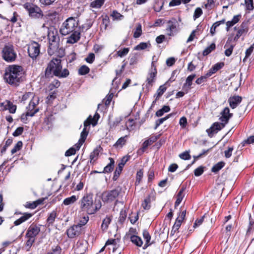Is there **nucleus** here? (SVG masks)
I'll use <instances>...</instances> for the list:
<instances>
[{"instance_id": "f257e3e1", "label": "nucleus", "mask_w": 254, "mask_h": 254, "mask_svg": "<svg viewBox=\"0 0 254 254\" xmlns=\"http://www.w3.org/2000/svg\"><path fill=\"white\" fill-rule=\"evenodd\" d=\"M61 60L60 58L53 59L48 64L45 70L46 77H52L53 75L60 78H64L69 75L67 69H62Z\"/></svg>"}, {"instance_id": "f03ea898", "label": "nucleus", "mask_w": 254, "mask_h": 254, "mask_svg": "<svg viewBox=\"0 0 254 254\" xmlns=\"http://www.w3.org/2000/svg\"><path fill=\"white\" fill-rule=\"evenodd\" d=\"M23 75L24 72L21 66L12 65L6 69L4 73V79L10 84L16 85L20 82Z\"/></svg>"}, {"instance_id": "7ed1b4c3", "label": "nucleus", "mask_w": 254, "mask_h": 254, "mask_svg": "<svg viewBox=\"0 0 254 254\" xmlns=\"http://www.w3.org/2000/svg\"><path fill=\"white\" fill-rule=\"evenodd\" d=\"M79 204L82 211L89 214H94L101 207V205L97 206L93 203V197L90 195L84 196L80 200Z\"/></svg>"}, {"instance_id": "20e7f679", "label": "nucleus", "mask_w": 254, "mask_h": 254, "mask_svg": "<svg viewBox=\"0 0 254 254\" xmlns=\"http://www.w3.org/2000/svg\"><path fill=\"white\" fill-rule=\"evenodd\" d=\"M78 26V21L73 17H70L62 24L60 32L63 35L65 36L74 32Z\"/></svg>"}, {"instance_id": "39448f33", "label": "nucleus", "mask_w": 254, "mask_h": 254, "mask_svg": "<svg viewBox=\"0 0 254 254\" xmlns=\"http://www.w3.org/2000/svg\"><path fill=\"white\" fill-rule=\"evenodd\" d=\"M48 38L49 40V49L55 51L58 49L59 45L60 37L58 30L51 27L48 29Z\"/></svg>"}, {"instance_id": "423d86ee", "label": "nucleus", "mask_w": 254, "mask_h": 254, "mask_svg": "<svg viewBox=\"0 0 254 254\" xmlns=\"http://www.w3.org/2000/svg\"><path fill=\"white\" fill-rule=\"evenodd\" d=\"M99 115L98 113H96L94 115V117L92 118L91 116H90L84 122V128L82 131L80 135V140L81 141H85V140L88 134V131L86 130V128L87 127H89L90 125H92L93 126H95L97 123L98 120L99 119Z\"/></svg>"}, {"instance_id": "0eeeda50", "label": "nucleus", "mask_w": 254, "mask_h": 254, "mask_svg": "<svg viewBox=\"0 0 254 254\" xmlns=\"http://www.w3.org/2000/svg\"><path fill=\"white\" fill-rule=\"evenodd\" d=\"M17 55L11 45H5L2 50V57L7 62H12L16 58Z\"/></svg>"}, {"instance_id": "6e6552de", "label": "nucleus", "mask_w": 254, "mask_h": 254, "mask_svg": "<svg viewBox=\"0 0 254 254\" xmlns=\"http://www.w3.org/2000/svg\"><path fill=\"white\" fill-rule=\"evenodd\" d=\"M23 6L28 12L29 15L31 18L37 19L42 17L43 12L39 6L28 2L25 3Z\"/></svg>"}, {"instance_id": "1a4fd4ad", "label": "nucleus", "mask_w": 254, "mask_h": 254, "mask_svg": "<svg viewBox=\"0 0 254 254\" xmlns=\"http://www.w3.org/2000/svg\"><path fill=\"white\" fill-rule=\"evenodd\" d=\"M121 192V189L117 188L114 190L104 192L102 194V200L103 202L110 203L116 200V198Z\"/></svg>"}, {"instance_id": "9d476101", "label": "nucleus", "mask_w": 254, "mask_h": 254, "mask_svg": "<svg viewBox=\"0 0 254 254\" xmlns=\"http://www.w3.org/2000/svg\"><path fill=\"white\" fill-rule=\"evenodd\" d=\"M39 98L38 96L34 95L31 99L28 106L26 107L27 111L25 114L26 117H33L39 111V109L36 108V106L39 104Z\"/></svg>"}, {"instance_id": "9b49d317", "label": "nucleus", "mask_w": 254, "mask_h": 254, "mask_svg": "<svg viewBox=\"0 0 254 254\" xmlns=\"http://www.w3.org/2000/svg\"><path fill=\"white\" fill-rule=\"evenodd\" d=\"M179 22L175 18H172L167 22L166 31L167 35L173 36L178 31Z\"/></svg>"}, {"instance_id": "f8f14e48", "label": "nucleus", "mask_w": 254, "mask_h": 254, "mask_svg": "<svg viewBox=\"0 0 254 254\" xmlns=\"http://www.w3.org/2000/svg\"><path fill=\"white\" fill-rule=\"evenodd\" d=\"M28 52L31 58H36L40 53L39 44L35 42H32L28 47Z\"/></svg>"}, {"instance_id": "ddd939ff", "label": "nucleus", "mask_w": 254, "mask_h": 254, "mask_svg": "<svg viewBox=\"0 0 254 254\" xmlns=\"http://www.w3.org/2000/svg\"><path fill=\"white\" fill-rule=\"evenodd\" d=\"M82 229L79 225H74L67 229L66 233L68 238H74L79 236Z\"/></svg>"}, {"instance_id": "4468645a", "label": "nucleus", "mask_w": 254, "mask_h": 254, "mask_svg": "<svg viewBox=\"0 0 254 254\" xmlns=\"http://www.w3.org/2000/svg\"><path fill=\"white\" fill-rule=\"evenodd\" d=\"M224 127L223 123L216 122L214 123L211 127L206 130L208 135L210 137H212L213 135L220 130Z\"/></svg>"}, {"instance_id": "2eb2a0df", "label": "nucleus", "mask_w": 254, "mask_h": 254, "mask_svg": "<svg viewBox=\"0 0 254 254\" xmlns=\"http://www.w3.org/2000/svg\"><path fill=\"white\" fill-rule=\"evenodd\" d=\"M157 74V69L156 65H155L154 62H152L151 64V67L149 69L148 75L147 76L146 81L149 84H151L154 82V78Z\"/></svg>"}, {"instance_id": "dca6fc26", "label": "nucleus", "mask_w": 254, "mask_h": 254, "mask_svg": "<svg viewBox=\"0 0 254 254\" xmlns=\"http://www.w3.org/2000/svg\"><path fill=\"white\" fill-rule=\"evenodd\" d=\"M40 231V229L39 227L36 225H31L27 231L25 237H30L36 239V236L39 234Z\"/></svg>"}, {"instance_id": "f3484780", "label": "nucleus", "mask_w": 254, "mask_h": 254, "mask_svg": "<svg viewBox=\"0 0 254 254\" xmlns=\"http://www.w3.org/2000/svg\"><path fill=\"white\" fill-rule=\"evenodd\" d=\"M242 101L241 97L239 96H234L233 97H230L228 101L230 107L232 109H234L241 103Z\"/></svg>"}, {"instance_id": "a211bd4d", "label": "nucleus", "mask_w": 254, "mask_h": 254, "mask_svg": "<svg viewBox=\"0 0 254 254\" xmlns=\"http://www.w3.org/2000/svg\"><path fill=\"white\" fill-rule=\"evenodd\" d=\"M71 33V35L67 38V43L74 44L79 40L80 33L79 32L76 30Z\"/></svg>"}, {"instance_id": "6ab92c4d", "label": "nucleus", "mask_w": 254, "mask_h": 254, "mask_svg": "<svg viewBox=\"0 0 254 254\" xmlns=\"http://www.w3.org/2000/svg\"><path fill=\"white\" fill-rule=\"evenodd\" d=\"M186 187H183L177 193L176 196L177 199L175 203V207H177L179 206L183 199L185 195L184 193Z\"/></svg>"}, {"instance_id": "aec40b11", "label": "nucleus", "mask_w": 254, "mask_h": 254, "mask_svg": "<svg viewBox=\"0 0 254 254\" xmlns=\"http://www.w3.org/2000/svg\"><path fill=\"white\" fill-rule=\"evenodd\" d=\"M195 77V74H191L189 75L186 79V82L183 85V89L187 93L190 89V86L192 84V81Z\"/></svg>"}, {"instance_id": "412c9836", "label": "nucleus", "mask_w": 254, "mask_h": 254, "mask_svg": "<svg viewBox=\"0 0 254 254\" xmlns=\"http://www.w3.org/2000/svg\"><path fill=\"white\" fill-rule=\"evenodd\" d=\"M129 157L124 156L122 158L121 162L118 164V167L117 168L115 171V175H119L121 173L123 168L126 163V162L128 160Z\"/></svg>"}, {"instance_id": "4be33fe9", "label": "nucleus", "mask_w": 254, "mask_h": 254, "mask_svg": "<svg viewBox=\"0 0 254 254\" xmlns=\"http://www.w3.org/2000/svg\"><path fill=\"white\" fill-rule=\"evenodd\" d=\"M157 138H158L157 136H153L150 137L149 139L145 140L142 144V148H141L142 150V151L143 152L149 146H150L153 143L155 142L157 140Z\"/></svg>"}, {"instance_id": "5701e85b", "label": "nucleus", "mask_w": 254, "mask_h": 254, "mask_svg": "<svg viewBox=\"0 0 254 254\" xmlns=\"http://www.w3.org/2000/svg\"><path fill=\"white\" fill-rule=\"evenodd\" d=\"M32 216V215L31 213H25L20 218L15 220L14 224L15 226L19 225L29 219Z\"/></svg>"}, {"instance_id": "b1692460", "label": "nucleus", "mask_w": 254, "mask_h": 254, "mask_svg": "<svg viewBox=\"0 0 254 254\" xmlns=\"http://www.w3.org/2000/svg\"><path fill=\"white\" fill-rule=\"evenodd\" d=\"M248 30L245 24H242L240 29L237 31V34L234 38V40L237 41L240 37L243 34L246 33Z\"/></svg>"}, {"instance_id": "393cba45", "label": "nucleus", "mask_w": 254, "mask_h": 254, "mask_svg": "<svg viewBox=\"0 0 254 254\" xmlns=\"http://www.w3.org/2000/svg\"><path fill=\"white\" fill-rule=\"evenodd\" d=\"M130 239L132 243L138 247H141L143 244L141 238L137 236L132 235L130 237Z\"/></svg>"}, {"instance_id": "a878e982", "label": "nucleus", "mask_w": 254, "mask_h": 254, "mask_svg": "<svg viewBox=\"0 0 254 254\" xmlns=\"http://www.w3.org/2000/svg\"><path fill=\"white\" fill-rule=\"evenodd\" d=\"M101 150V148L100 146H97L94 149V150L91 153L90 156L91 162L92 161H94L97 159V157L98 156Z\"/></svg>"}, {"instance_id": "bb28decb", "label": "nucleus", "mask_w": 254, "mask_h": 254, "mask_svg": "<svg viewBox=\"0 0 254 254\" xmlns=\"http://www.w3.org/2000/svg\"><path fill=\"white\" fill-rule=\"evenodd\" d=\"M112 220L111 217L107 216L103 220L101 225V228L103 231H106L108 228L109 225Z\"/></svg>"}, {"instance_id": "cd10ccee", "label": "nucleus", "mask_w": 254, "mask_h": 254, "mask_svg": "<svg viewBox=\"0 0 254 254\" xmlns=\"http://www.w3.org/2000/svg\"><path fill=\"white\" fill-rule=\"evenodd\" d=\"M78 199V197L75 195H72L70 197L66 198L64 199L63 201V203L65 205H68L71 204H73L74 202H75Z\"/></svg>"}, {"instance_id": "c85d7f7f", "label": "nucleus", "mask_w": 254, "mask_h": 254, "mask_svg": "<svg viewBox=\"0 0 254 254\" xmlns=\"http://www.w3.org/2000/svg\"><path fill=\"white\" fill-rule=\"evenodd\" d=\"M5 108L6 110H8L10 113H14L16 110V106L15 105H13L10 101H6Z\"/></svg>"}, {"instance_id": "c756f323", "label": "nucleus", "mask_w": 254, "mask_h": 254, "mask_svg": "<svg viewBox=\"0 0 254 254\" xmlns=\"http://www.w3.org/2000/svg\"><path fill=\"white\" fill-rule=\"evenodd\" d=\"M143 236L144 240L146 241L145 244L144 245V249L147 248L149 245H150V240L151 239V236L149 233V232L146 230H144L143 231Z\"/></svg>"}, {"instance_id": "7c9ffc66", "label": "nucleus", "mask_w": 254, "mask_h": 254, "mask_svg": "<svg viewBox=\"0 0 254 254\" xmlns=\"http://www.w3.org/2000/svg\"><path fill=\"white\" fill-rule=\"evenodd\" d=\"M110 163L106 167H104L103 173H108L111 172L114 167V160L113 159L110 158Z\"/></svg>"}, {"instance_id": "2f4dec72", "label": "nucleus", "mask_w": 254, "mask_h": 254, "mask_svg": "<svg viewBox=\"0 0 254 254\" xmlns=\"http://www.w3.org/2000/svg\"><path fill=\"white\" fill-rule=\"evenodd\" d=\"M104 1V0H95L91 3L90 6L96 8H100Z\"/></svg>"}, {"instance_id": "473e14b6", "label": "nucleus", "mask_w": 254, "mask_h": 254, "mask_svg": "<svg viewBox=\"0 0 254 254\" xmlns=\"http://www.w3.org/2000/svg\"><path fill=\"white\" fill-rule=\"evenodd\" d=\"M27 239L25 247L27 248V251L30 250V248L32 246L33 244L35 242L36 239L32 238L30 237H25Z\"/></svg>"}, {"instance_id": "72a5a7b5", "label": "nucleus", "mask_w": 254, "mask_h": 254, "mask_svg": "<svg viewBox=\"0 0 254 254\" xmlns=\"http://www.w3.org/2000/svg\"><path fill=\"white\" fill-rule=\"evenodd\" d=\"M89 68L85 65H82L78 69V73L80 75H85L89 72Z\"/></svg>"}, {"instance_id": "f704fd0d", "label": "nucleus", "mask_w": 254, "mask_h": 254, "mask_svg": "<svg viewBox=\"0 0 254 254\" xmlns=\"http://www.w3.org/2000/svg\"><path fill=\"white\" fill-rule=\"evenodd\" d=\"M127 137V135H125L124 137H120L114 144L115 146L118 147L119 146L122 147L123 145H124L126 142V138Z\"/></svg>"}, {"instance_id": "c9c22d12", "label": "nucleus", "mask_w": 254, "mask_h": 254, "mask_svg": "<svg viewBox=\"0 0 254 254\" xmlns=\"http://www.w3.org/2000/svg\"><path fill=\"white\" fill-rule=\"evenodd\" d=\"M142 34V28L140 24H138L137 26L133 33V37L135 38L139 37Z\"/></svg>"}, {"instance_id": "e433bc0d", "label": "nucleus", "mask_w": 254, "mask_h": 254, "mask_svg": "<svg viewBox=\"0 0 254 254\" xmlns=\"http://www.w3.org/2000/svg\"><path fill=\"white\" fill-rule=\"evenodd\" d=\"M142 206L144 209L148 210L150 207V196H148L147 198H145L143 203H142Z\"/></svg>"}, {"instance_id": "4c0bfd02", "label": "nucleus", "mask_w": 254, "mask_h": 254, "mask_svg": "<svg viewBox=\"0 0 254 254\" xmlns=\"http://www.w3.org/2000/svg\"><path fill=\"white\" fill-rule=\"evenodd\" d=\"M22 142L21 141H18L16 144L15 145L14 147L11 149V153L12 154H14L17 151L20 150L22 146Z\"/></svg>"}, {"instance_id": "58836bf2", "label": "nucleus", "mask_w": 254, "mask_h": 254, "mask_svg": "<svg viewBox=\"0 0 254 254\" xmlns=\"http://www.w3.org/2000/svg\"><path fill=\"white\" fill-rule=\"evenodd\" d=\"M86 247L83 244L79 243L77 244L76 251L78 254H82L85 251Z\"/></svg>"}, {"instance_id": "ea45409f", "label": "nucleus", "mask_w": 254, "mask_h": 254, "mask_svg": "<svg viewBox=\"0 0 254 254\" xmlns=\"http://www.w3.org/2000/svg\"><path fill=\"white\" fill-rule=\"evenodd\" d=\"M224 166V163L223 162H220L215 165L212 168V171L213 172H217L220 169H221Z\"/></svg>"}, {"instance_id": "a19ab883", "label": "nucleus", "mask_w": 254, "mask_h": 254, "mask_svg": "<svg viewBox=\"0 0 254 254\" xmlns=\"http://www.w3.org/2000/svg\"><path fill=\"white\" fill-rule=\"evenodd\" d=\"M171 116V114H169L164 118L157 120L155 122V126L154 127V129H156L161 124H162L164 121L167 120Z\"/></svg>"}, {"instance_id": "79ce46f5", "label": "nucleus", "mask_w": 254, "mask_h": 254, "mask_svg": "<svg viewBox=\"0 0 254 254\" xmlns=\"http://www.w3.org/2000/svg\"><path fill=\"white\" fill-rule=\"evenodd\" d=\"M215 48V45L214 43H212L209 47H207L203 52V55L204 56L207 55L212 51L214 50Z\"/></svg>"}, {"instance_id": "37998d69", "label": "nucleus", "mask_w": 254, "mask_h": 254, "mask_svg": "<svg viewBox=\"0 0 254 254\" xmlns=\"http://www.w3.org/2000/svg\"><path fill=\"white\" fill-rule=\"evenodd\" d=\"M56 216L57 214L55 211L52 212L47 219V222L49 224H52L55 221Z\"/></svg>"}, {"instance_id": "c03bdc74", "label": "nucleus", "mask_w": 254, "mask_h": 254, "mask_svg": "<svg viewBox=\"0 0 254 254\" xmlns=\"http://www.w3.org/2000/svg\"><path fill=\"white\" fill-rule=\"evenodd\" d=\"M224 66L223 63H217L214 65L210 69L214 73L217 71L219 69H221Z\"/></svg>"}, {"instance_id": "a18cd8bd", "label": "nucleus", "mask_w": 254, "mask_h": 254, "mask_svg": "<svg viewBox=\"0 0 254 254\" xmlns=\"http://www.w3.org/2000/svg\"><path fill=\"white\" fill-rule=\"evenodd\" d=\"M134 125V121L133 119H128V120L126 122V128L129 131L132 130L133 129L132 127Z\"/></svg>"}, {"instance_id": "49530a36", "label": "nucleus", "mask_w": 254, "mask_h": 254, "mask_svg": "<svg viewBox=\"0 0 254 254\" xmlns=\"http://www.w3.org/2000/svg\"><path fill=\"white\" fill-rule=\"evenodd\" d=\"M61 248L57 246L53 247L51 251L49 252L47 254H61Z\"/></svg>"}, {"instance_id": "de8ad7c7", "label": "nucleus", "mask_w": 254, "mask_h": 254, "mask_svg": "<svg viewBox=\"0 0 254 254\" xmlns=\"http://www.w3.org/2000/svg\"><path fill=\"white\" fill-rule=\"evenodd\" d=\"M129 52V48H125L123 50H120L118 51L117 54L120 57H123L127 55Z\"/></svg>"}, {"instance_id": "09e8293b", "label": "nucleus", "mask_w": 254, "mask_h": 254, "mask_svg": "<svg viewBox=\"0 0 254 254\" xmlns=\"http://www.w3.org/2000/svg\"><path fill=\"white\" fill-rule=\"evenodd\" d=\"M254 44H253V45H251L250 46V47L246 50V56H245V58L243 59L244 62H245L246 61V59L247 58H248L250 57V56L251 55V54L252 53V52L254 50Z\"/></svg>"}, {"instance_id": "8fccbe9b", "label": "nucleus", "mask_w": 254, "mask_h": 254, "mask_svg": "<svg viewBox=\"0 0 254 254\" xmlns=\"http://www.w3.org/2000/svg\"><path fill=\"white\" fill-rule=\"evenodd\" d=\"M148 44L147 43L142 42L134 47L135 50H144L147 48Z\"/></svg>"}, {"instance_id": "3c124183", "label": "nucleus", "mask_w": 254, "mask_h": 254, "mask_svg": "<svg viewBox=\"0 0 254 254\" xmlns=\"http://www.w3.org/2000/svg\"><path fill=\"white\" fill-rule=\"evenodd\" d=\"M245 4L247 10H252L254 9L253 0H245Z\"/></svg>"}, {"instance_id": "603ef678", "label": "nucleus", "mask_w": 254, "mask_h": 254, "mask_svg": "<svg viewBox=\"0 0 254 254\" xmlns=\"http://www.w3.org/2000/svg\"><path fill=\"white\" fill-rule=\"evenodd\" d=\"M254 229V221L250 215L249 217V225L247 230V233H251Z\"/></svg>"}, {"instance_id": "864d4df0", "label": "nucleus", "mask_w": 254, "mask_h": 254, "mask_svg": "<svg viewBox=\"0 0 254 254\" xmlns=\"http://www.w3.org/2000/svg\"><path fill=\"white\" fill-rule=\"evenodd\" d=\"M166 90V87L164 85L160 86L157 91L156 99L161 96Z\"/></svg>"}, {"instance_id": "5fc2aeb1", "label": "nucleus", "mask_w": 254, "mask_h": 254, "mask_svg": "<svg viewBox=\"0 0 254 254\" xmlns=\"http://www.w3.org/2000/svg\"><path fill=\"white\" fill-rule=\"evenodd\" d=\"M182 221L179 220H176L174 225L173 226L172 232L174 231V232H176L180 227Z\"/></svg>"}, {"instance_id": "6e6d98bb", "label": "nucleus", "mask_w": 254, "mask_h": 254, "mask_svg": "<svg viewBox=\"0 0 254 254\" xmlns=\"http://www.w3.org/2000/svg\"><path fill=\"white\" fill-rule=\"evenodd\" d=\"M89 218L88 216H84L76 225H79L82 229V226L85 225L88 221Z\"/></svg>"}, {"instance_id": "4d7b16f0", "label": "nucleus", "mask_w": 254, "mask_h": 254, "mask_svg": "<svg viewBox=\"0 0 254 254\" xmlns=\"http://www.w3.org/2000/svg\"><path fill=\"white\" fill-rule=\"evenodd\" d=\"M60 85V82L58 80H54L49 85L50 90H53L54 88H58Z\"/></svg>"}, {"instance_id": "13d9d810", "label": "nucleus", "mask_w": 254, "mask_h": 254, "mask_svg": "<svg viewBox=\"0 0 254 254\" xmlns=\"http://www.w3.org/2000/svg\"><path fill=\"white\" fill-rule=\"evenodd\" d=\"M202 9L200 7L196 8L194 11V15H193L194 19L199 17L200 16V15L202 14Z\"/></svg>"}, {"instance_id": "bf43d9fd", "label": "nucleus", "mask_w": 254, "mask_h": 254, "mask_svg": "<svg viewBox=\"0 0 254 254\" xmlns=\"http://www.w3.org/2000/svg\"><path fill=\"white\" fill-rule=\"evenodd\" d=\"M179 157L184 160H189L190 158V155L188 151H185L179 155Z\"/></svg>"}, {"instance_id": "052dcab7", "label": "nucleus", "mask_w": 254, "mask_h": 254, "mask_svg": "<svg viewBox=\"0 0 254 254\" xmlns=\"http://www.w3.org/2000/svg\"><path fill=\"white\" fill-rule=\"evenodd\" d=\"M95 60V55L93 53H90L85 59V61L89 64H92Z\"/></svg>"}, {"instance_id": "680f3d73", "label": "nucleus", "mask_w": 254, "mask_h": 254, "mask_svg": "<svg viewBox=\"0 0 254 254\" xmlns=\"http://www.w3.org/2000/svg\"><path fill=\"white\" fill-rule=\"evenodd\" d=\"M113 97V94L112 93L106 96V97L104 99V102L106 105L108 106L110 104Z\"/></svg>"}, {"instance_id": "e2e57ef3", "label": "nucleus", "mask_w": 254, "mask_h": 254, "mask_svg": "<svg viewBox=\"0 0 254 254\" xmlns=\"http://www.w3.org/2000/svg\"><path fill=\"white\" fill-rule=\"evenodd\" d=\"M34 94L33 93L31 92H28L25 93L22 96V101H25L28 99H32L33 97Z\"/></svg>"}, {"instance_id": "0e129e2a", "label": "nucleus", "mask_w": 254, "mask_h": 254, "mask_svg": "<svg viewBox=\"0 0 254 254\" xmlns=\"http://www.w3.org/2000/svg\"><path fill=\"white\" fill-rule=\"evenodd\" d=\"M216 0H207V3L205 4V7L211 9L214 7V3Z\"/></svg>"}, {"instance_id": "69168bd1", "label": "nucleus", "mask_w": 254, "mask_h": 254, "mask_svg": "<svg viewBox=\"0 0 254 254\" xmlns=\"http://www.w3.org/2000/svg\"><path fill=\"white\" fill-rule=\"evenodd\" d=\"M203 172V168L201 166L199 167L194 170V173L195 176H200Z\"/></svg>"}, {"instance_id": "338daca9", "label": "nucleus", "mask_w": 254, "mask_h": 254, "mask_svg": "<svg viewBox=\"0 0 254 254\" xmlns=\"http://www.w3.org/2000/svg\"><path fill=\"white\" fill-rule=\"evenodd\" d=\"M23 131V128L22 127H19L13 133V135L14 136H17L22 134Z\"/></svg>"}, {"instance_id": "774afa93", "label": "nucleus", "mask_w": 254, "mask_h": 254, "mask_svg": "<svg viewBox=\"0 0 254 254\" xmlns=\"http://www.w3.org/2000/svg\"><path fill=\"white\" fill-rule=\"evenodd\" d=\"M75 152H76L75 148H74L73 147H71L65 152V155L66 156H69L74 154L75 153Z\"/></svg>"}]
</instances>
